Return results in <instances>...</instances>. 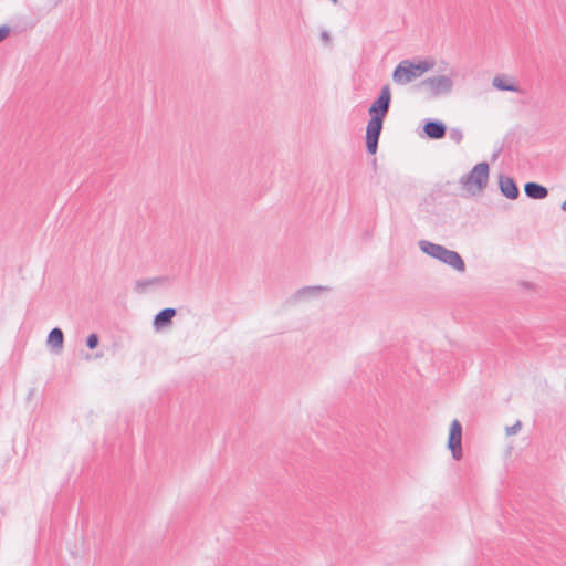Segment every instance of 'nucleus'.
<instances>
[{
  "label": "nucleus",
  "instance_id": "nucleus-9",
  "mask_svg": "<svg viewBox=\"0 0 566 566\" xmlns=\"http://www.w3.org/2000/svg\"><path fill=\"white\" fill-rule=\"evenodd\" d=\"M177 310L174 307H165L160 310L153 319L155 331H161L172 325V318L176 316Z\"/></svg>",
  "mask_w": 566,
  "mask_h": 566
},
{
  "label": "nucleus",
  "instance_id": "nucleus-20",
  "mask_svg": "<svg viewBox=\"0 0 566 566\" xmlns=\"http://www.w3.org/2000/svg\"><path fill=\"white\" fill-rule=\"evenodd\" d=\"M560 209L566 212V200L562 203Z\"/></svg>",
  "mask_w": 566,
  "mask_h": 566
},
{
  "label": "nucleus",
  "instance_id": "nucleus-8",
  "mask_svg": "<svg viewBox=\"0 0 566 566\" xmlns=\"http://www.w3.org/2000/svg\"><path fill=\"white\" fill-rule=\"evenodd\" d=\"M499 188L501 193L510 200H515L520 197V189L517 184L510 176L503 174L499 176Z\"/></svg>",
  "mask_w": 566,
  "mask_h": 566
},
{
  "label": "nucleus",
  "instance_id": "nucleus-16",
  "mask_svg": "<svg viewBox=\"0 0 566 566\" xmlns=\"http://www.w3.org/2000/svg\"><path fill=\"white\" fill-rule=\"evenodd\" d=\"M449 137L451 140H453L455 144H460L463 140V133L460 128L452 127L449 130Z\"/></svg>",
  "mask_w": 566,
  "mask_h": 566
},
{
  "label": "nucleus",
  "instance_id": "nucleus-2",
  "mask_svg": "<svg viewBox=\"0 0 566 566\" xmlns=\"http://www.w3.org/2000/svg\"><path fill=\"white\" fill-rule=\"evenodd\" d=\"M419 249L427 255L439 260L440 262L449 265L458 272L465 271V263L462 256L453 250H449L446 247L430 242L428 240H420L418 242Z\"/></svg>",
  "mask_w": 566,
  "mask_h": 566
},
{
  "label": "nucleus",
  "instance_id": "nucleus-13",
  "mask_svg": "<svg viewBox=\"0 0 566 566\" xmlns=\"http://www.w3.org/2000/svg\"><path fill=\"white\" fill-rule=\"evenodd\" d=\"M492 85L499 91H507L520 93L521 88L514 83H509L507 80L502 75H496L493 78Z\"/></svg>",
  "mask_w": 566,
  "mask_h": 566
},
{
  "label": "nucleus",
  "instance_id": "nucleus-19",
  "mask_svg": "<svg viewBox=\"0 0 566 566\" xmlns=\"http://www.w3.org/2000/svg\"><path fill=\"white\" fill-rule=\"evenodd\" d=\"M321 38L322 40L325 42V43H329L331 41V36H329V33L327 31H322L321 33Z\"/></svg>",
  "mask_w": 566,
  "mask_h": 566
},
{
  "label": "nucleus",
  "instance_id": "nucleus-14",
  "mask_svg": "<svg viewBox=\"0 0 566 566\" xmlns=\"http://www.w3.org/2000/svg\"><path fill=\"white\" fill-rule=\"evenodd\" d=\"M163 277H153V279H146V280H137L135 283V290L138 293H142L145 291L146 287L150 285H156L163 282Z\"/></svg>",
  "mask_w": 566,
  "mask_h": 566
},
{
  "label": "nucleus",
  "instance_id": "nucleus-6",
  "mask_svg": "<svg viewBox=\"0 0 566 566\" xmlns=\"http://www.w3.org/2000/svg\"><path fill=\"white\" fill-rule=\"evenodd\" d=\"M447 447L454 460L459 461L462 459V424L458 419L452 420L450 424Z\"/></svg>",
  "mask_w": 566,
  "mask_h": 566
},
{
  "label": "nucleus",
  "instance_id": "nucleus-22",
  "mask_svg": "<svg viewBox=\"0 0 566 566\" xmlns=\"http://www.w3.org/2000/svg\"><path fill=\"white\" fill-rule=\"evenodd\" d=\"M334 4H337L339 0H331Z\"/></svg>",
  "mask_w": 566,
  "mask_h": 566
},
{
  "label": "nucleus",
  "instance_id": "nucleus-4",
  "mask_svg": "<svg viewBox=\"0 0 566 566\" xmlns=\"http://www.w3.org/2000/svg\"><path fill=\"white\" fill-rule=\"evenodd\" d=\"M490 176V165L488 161H481L473 166V168L460 177L459 184L469 193H481L488 186Z\"/></svg>",
  "mask_w": 566,
  "mask_h": 566
},
{
  "label": "nucleus",
  "instance_id": "nucleus-10",
  "mask_svg": "<svg viewBox=\"0 0 566 566\" xmlns=\"http://www.w3.org/2000/svg\"><path fill=\"white\" fill-rule=\"evenodd\" d=\"M524 192L525 196L530 199H544L548 196V189L536 182V181H528L524 185Z\"/></svg>",
  "mask_w": 566,
  "mask_h": 566
},
{
  "label": "nucleus",
  "instance_id": "nucleus-1",
  "mask_svg": "<svg viewBox=\"0 0 566 566\" xmlns=\"http://www.w3.org/2000/svg\"><path fill=\"white\" fill-rule=\"evenodd\" d=\"M391 103V93L389 85H385L378 97L369 106V120L366 127V151L369 155H375L378 150V143L384 126V120L389 112Z\"/></svg>",
  "mask_w": 566,
  "mask_h": 566
},
{
  "label": "nucleus",
  "instance_id": "nucleus-18",
  "mask_svg": "<svg viewBox=\"0 0 566 566\" xmlns=\"http://www.w3.org/2000/svg\"><path fill=\"white\" fill-rule=\"evenodd\" d=\"M522 423L521 421H516L513 426L506 427V434L512 436L518 432L521 429Z\"/></svg>",
  "mask_w": 566,
  "mask_h": 566
},
{
  "label": "nucleus",
  "instance_id": "nucleus-11",
  "mask_svg": "<svg viewBox=\"0 0 566 566\" xmlns=\"http://www.w3.org/2000/svg\"><path fill=\"white\" fill-rule=\"evenodd\" d=\"M48 346H50L55 353H60L64 345V334L60 327H54L50 331L46 339Z\"/></svg>",
  "mask_w": 566,
  "mask_h": 566
},
{
  "label": "nucleus",
  "instance_id": "nucleus-17",
  "mask_svg": "<svg viewBox=\"0 0 566 566\" xmlns=\"http://www.w3.org/2000/svg\"><path fill=\"white\" fill-rule=\"evenodd\" d=\"M11 29L7 24L0 25V43L9 36Z\"/></svg>",
  "mask_w": 566,
  "mask_h": 566
},
{
  "label": "nucleus",
  "instance_id": "nucleus-5",
  "mask_svg": "<svg viewBox=\"0 0 566 566\" xmlns=\"http://www.w3.org/2000/svg\"><path fill=\"white\" fill-rule=\"evenodd\" d=\"M420 86H428L430 88V97L436 98L451 93L453 82L451 77L447 75H437L423 80Z\"/></svg>",
  "mask_w": 566,
  "mask_h": 566
},
{
  "label": "nucleus",
  "instance_id": "nucleus-15",
  "mask_svg": "<svg viewBox=\"0 0 566 566\" xmlns=\"http://www.w3.org/2000/svg\"><path fill=\"white\" fill-rule=\"evenodd\" d=\"M87 348L95 349L99 345V336L96 333H91L85 340Z\"/></svg>",
  "mask_w": 566,
  "mask_h": 566
},
{
  "label": "nucleus",
  "instance_id": "nucleus-7",
  "mask_svg": "<svg viewBox=\"0 0 566 566\" xmlns=\"http://www.w3.org/2000/svg\"><path fill=\"white\" fill-rule=\"evenodd\" d=\"M423 135L432 140L442 139L447 134V125L440 120L434 118H426L423 119Z\"/></svg>",
  "mask_w": 566,
  "mask_h": 566
},
{
  "label": "nucleus",
  "instance_id": "nucleus-3",
  "mask_svg": "<svg viewBox=\"0 0 566 566\" xmlns=\"http://www.w3.org/2000/svg\"><path fill=\"white\" fill-rule=\"evenodd\" d=\"M433 67V60H422L418 62L402 60L392 72V81L400 85L408 84Z\"/></svg>",
  "mask_w": 566,
  "mask_h": 566
},
{
  "label": "nucleus",
  "instance_id": "nucleus-21",
  "mask_svg": "<svg viewBox=\"0 0 566 566\" xmlns=\"http://www.w3.org/2000/svg\"><path fill=\"white\" fill-rule=\"evenodd\" d=\"M373 166H374V168H376V166H377V159L376 158L373 159Z\"/></svg>",
  "mask_w": 566,
  "mask_h": 566
},
{
  "label": "nucleus",
  "instance_id": "nucleus-12",
  "mask_svg": "<svg viewBox=\"0 0 566 566\" xmlns=\"http://www.w3.org/2000/svg\"><path fill=\"white\" fill-rule=\"evenodd\" d=\"M328 290L329 289L327 286H323V285L304 286L302 289H298L292 295V300L300 301L302 298L314 297V296H317L319 292L328 291Z\"/></svg>",
  "mask_w": 566,
  "mask_h": 566
}]
</instances>
